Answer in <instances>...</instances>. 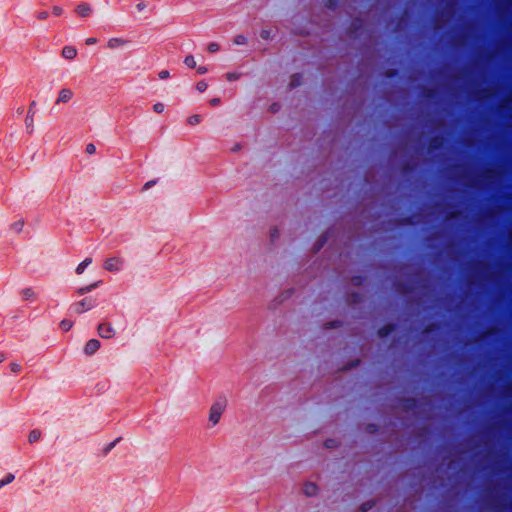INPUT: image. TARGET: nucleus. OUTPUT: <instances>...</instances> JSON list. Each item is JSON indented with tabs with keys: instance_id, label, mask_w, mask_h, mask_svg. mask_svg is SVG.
I'll return each instance as SVG.
<instances>
[{
	"instance_id": "nucleus-34",
	"label": "nucleus",
	"mask_w": 512,
	"mask_h": 512,
	"mask_svg": "<svg viewBox=\"0 0 512 512\" xmlns=\"http://www.w3.org/2000/svg\"><path fill=\"white\" fill-rule=\"evenodd\" d=\"M4 359H5L4 354H1V353H0V363H1V362H3V361H4Z\"/></svg>"
},
{
	"instance_id": "nucleus-4",
	"label": "nucleus",
	"mask_w": 512,
	"mask_h": 512,
	"mask_svg": "<svg viewBox=\"0 0 512 512\" xmlns=\"http://www.w3.org/2000/svg\"><path fill=\"white\" fill-rule=\"evenodd\" d=\"M98 334L100 337L110 339L115 334V329L110 323H102L98 326Z\"/></svg>"
},
{
	"instance_id": "nucleus-23",
	"label": "nucleus",
	"mask_w": 512,
	"mask_h": 512,
	"mask_svg": "<svg viewBox=\"0 0 512 512\" xmlns=\"http://www.w3.org/2000/svg\"><path fill=\"white\" fill-rule=\"evenodd\" d=\"M52 13L55 16H61L63 14V9L60 6H53Z\"/></svg>"
},
{
	"instance_id": "nucleus-12",
	"label": "nucleus",
	"mask_w": 512,
	"mask_h": 512,
	"mask_svg": "<svg viewBox=\"0 0 512 512\" xmlns=\"http://www.w3.org/2000/svg\"><path fill=\"white\" fill-rule=\"evenodd\" d=\"M14 479H15L14 474H12V473H8V474H6L2 479H0V490H1L4 486H6V485H8V484L12 483V482L14 481Z\"/></svg>"
},
{
	"instance_id": "nucleus-20",
	"label": "nucleus",
	"mask_w": 512,
	"mask_h": 512,
	"mask_svg": "<svg viewBox=\"0 0 512 512\" xmlns=\"http://www.w3.org/2000/svg\"><path fill=\"white\" fill-rule=\"evenodd\" d=\"M24 226V223L22 221H18L14 224H12L11 228L15 231V232H20L22 230Z\"/></svg>"
},
{
	"instance_id": "nucleus-7",
	"label": "nucleus",
	"mask_w": 512,
	"mask_h": 512,
	"mask_svg": "<svg viewBox=\"0 0 512 512\" xmlns=\"http://www.w3.org/2000/svg\"><path fill=\"white\" fill-rule=\"evenodd\" d=\"M100 348V342L97 339L89 340L84 347V352L87 355L94 354Z\"/></svg>"
},
{
	"instance_id": "nucleus-19",
	"label": "nucleus",
	"mask_w": 512,
	"mask_h": 512,
	"mask_svg": "<svg viewBox=\"0 0 512 512\" xmlns=\"http://www.w3.org/2000/svg\"><path fill=\"white\" fill-rule=\"evenodd\" d=\"M247 42V38L243 35H238L234 39V43L237 45H243Z\"/></svg>"
},
{
	"instance_id": "nucleus-18",
	"label": "nucleus",
	"mask_w": 512,
	"mask_h": 512,
	"mask_svg": "<svg viewBox=\"0 0 512 512\" xmlns=\"http://www.w3.org/2000/svg\"><path fill=\"white\" fill-rule=\"evenodd\" d=\"M60 327L63 331H68L72 327V322H70L69 320H63L60 323Z\"/></svg>"
},
{
	"instance_id": "nucleus-29",
	"label": "nucleus",
	"mask_w": 512,
	"mask_h": 512,
	"mask_svg": "<svg viewBox=\"0 0 512 512\" xmlns=\"http://www.w3.org/2000/svg\"><path fill=\"white\" fill-rule=\"evenodd\" d=\"M47 17H48V13L47 12H41L38 15V19H40V20H45V19H47Z\"/></svg>"
},
{
	"instance_id": "nucleus-21",
	"label": "nucleus",
	"mask_w": 512,
	"mask_h": 512,
	"mask_svg": "<svg viewBox=\"0 0 512 512\" xmlns=\"http://www.w3.org/2000/svg\"><path fill=\"white\" fill-rule=\"evenodd\" d=\"M96 286H97V283L92 284V285H89V286H87V287L80 288L78 292H79L80 294H85V293H87V292H90V291H91L92 289H94Z\"/></svg>"
},
{
	"instance_id": "nucleus-35",
	"label": "nucleus",
	"mask_w": 512,
	"mask_h": 512,
	"mask_svg": "<svg viewBox=\"0 0 512 512\" xmlns=\"http://www.w3.org/2000/svg\"><path fill=\"white\" fill-rule=\"evenodd\" d=\"M234 78V75H228V79L232 80Z\"/></svg>"
},
{
	"instance_id": "nucleus-13",
	"label": "nucleus",
	"mask_w": 512,
	"mask_h": 512,
	"mask_svg": "<svg viewBox=\"0 0 512 512\" xmlns=\"http://www.w3.org/2000/svg\"><path fill=\"white\" fill-rule=\"evenodd\" d=\"M41 437V432L39 430H32L28 435V441L30 443L37 442Z\"/></svg>"
},
{
	"instance_id": "nucleus-14",
	"label": "nucleus",
	"mask_w": 512,
	"mask_h": 512,
	"mask_svg": "<svg viewBox=\"0 0 512 512\" xmlns=\"http://www.w3.org/2000/svg\"><path fill=\"white\" fill-rule=\"evenodd\" d=\"M187 122L190 124V125H197L201 122V116L200 115H192L188 118Z\"/></svg>"
},
{
	"instance_id": "nucleus-16",
	"label": "nucleus",
	"mask_w": 512,
	"mask_h": 512,
	"mask_svg": "<svg viewBox=\"0 0 512 512\" xmlns=\"http://www.w3.org/2000/svg\"><path fill=\"white\" fill-rule=\"evenodd\" d=\"M23 297L26 300L34 299L35 292L32 289H25V290H23Z\"/></svg>"
},
{
	"instance_id": "nucleus-15",
	"label": "nucleus",
	"mask_w": 512,
	"mask_h": 512,
	"mask_svg": "<svg viewBox=\"0 0 512 512\" xmlns=\"http://www.w3.org/2000/svg\"><path fill=\"white\" fill-rule=\"evenodd\" d=\"M184 63L189 67V68H195L196 67V61H195V58L191 55L187 56L184 60Z\"/></svg>"
},
{
	"instance_id": "nucleus-9",
	"label": "nucleus",
	"mask_w": 512,
	"mask_h": 512,
	"mask_svg": "<svg viewBox=\"0 0 512 512\" xmlns=\"http://www.w3.org/2000/svg\"><path fill=\"white\" fill-rule=\"evenodd\" d=\"M61 55L67 60H72L77 56V50L73 46H65L62 49Z\"/></svg>"
},
{
	"instance_id": "nucleus-2",
	"label": "nucleus",
	"mask_w": 512,
	"mask_h": 512,
	"mask_svg": "<svg viewBox=\"0 0 512 512\" xmlns=\"http://www.w3.org/2000/svg\"><path fill=\"white\" fill-rule=\"evenodd\" d=\"M103 266L109 272H118L124 266V259L118 256L109 257L104 261Z\"/></svg>"
},
{
	"instance_id": "nucleus-24",
	"label": "nucleus",
	"mask_w": 512,
	"mask_h": 512,
	"mask_svg": "<svg viewBox=\"0 0 512 512\" xmlns=\"http://www.w3.org/2000/svg\"><path fill=\"white\" fill-rule=\"evenodd\" d=\"M207 49L209 52L214 53L219 50V45L217 43H210Z\"/></svg>"
},
{
	"instance_id": "nucleus-17",
	"label": "nucleus",
	"mask_w": 512,
	"mask_h": 512,
	"mask_svg": "<svg viewBox=\"0 0 512 512\" xmlns=\"http://www.w3.org/2000/svg\"><path fill=\"white\" fill-rule=\"evenodd\" d=\"M164 109H165V105L161 102L155 103L153 105V111L155 113H162L164 111Z\"/></svg>"
},
{
	"instance_id": "nucleus-8",
	"label": "nucleus",
	"mask_w": 512,
	"mask_h": 512,
	"mask_svg": "<svg viewBox=\"0 0 512 512\" xmlns=\"http://www.w3.org/2000/svg\"><path fill=\"white\" fill-rule=\"evenodd\" d=\"M302 490L307 496H315L318 493V486L313 482H306L304 483Z\"/></svg>"
},
{
	"instance_id": "nucleus-32",
	"label": "nucleus",
	"mask_w": 512,
	"mask_h": 512,
	"mask_svg": "<svg viewBox=\"0 0 512 512\" xmlns=\"http://www.w3.org/2000/svg\"><path fill=\"white\" fill-rule=\"evenodd\" d=\"M153 184H154L153 181H149V182L145 183V185L143 186V190H148Z\"/></svg>"
},
{
	"instance_id": "nucleus-31",
	"label": "nucleus",
	"mask_w": 512,
	"mask_h": 512,
	"mask_svg": "<svg viewBox=\"0 0 512 512\" xmlns=\"http://www.w3.org/2000/svg\"><path fill=\"white\" fill-rule=\"evenodd\" d=\"M197 72H198L199 74H205V73L207 72V68H206V67H204V66H201V67H199V68L197 69Z\"/></svg>"
},
{
	"instance_id": "nucleus-26",
	"label": "nucleus",
	"mask_w": 512,
	"mask_h": 512,
	"mask_svg": "<svg viewBox=\"0 0 512 512\" xmlns=\"http://www.w3.org/2000/svg\"><path fill=\"white\" fill-rule=\"evenodd\" d=\"M135 7L138 12H141L147 8V4L144 1H141L137 3Z\"/></svg>"
},
{
	"instance_id": "nucleus-25",
	"label": "nucleus",
	"mask_w": 512,
	"mask_h": 512,
	"mask_svg": "<svg viewBox=\"0 0 512 512\" xmlns=\"http://www.w3.org/2000/svg\"><path fill=\"white\" fill-rule=\"evenodd\" d=\"M10 369H11L12 372L18 373L21 370V365L18 364V363H11L10 364Z\"/></svg>"
},
{
	"instance_id": "nucleus-6",
	"label": "nucleus",
	"mask_w": 512,
	"mask_h": 512,
	"mask_svg": "<svg viewBox=\"0 0 512 512\" xmlns=\"http://www.w3.org/2000/svg\"><path fill=\"white\" fill-rule=\"evenodd\" d=\"M92 6L88 3H80L75 8V13L82 18L89 17L92 14Z\"/></svg>"
},
{
	"instance_id": "nucleus-3",
	"label": "nucleus",
	"mask_w": 512,
	"mask_h": 512,
	"mask_svg": "<svg viewBox=\"0 0 512 512\" xmlns=\"http://www.w3.org/2000/svg\"><path fill=\"white\" fill-rule=\"evenodd\" d=\"M75 93L71 88L64 87L61 88L57 94V98L55 100L56 105L67 104L74 98Z\"/></svg>"
},
{
	"instance_id": "nucleus-1",
	"label": "nucleus",
	"mask_w": 512,
	"mask_h": 512,
	"mask_svg": "<svg viewBox=\"0 0 512 512\" xmlns=\"http://www.w3.org/2000/svg\"><path fill=\"white\" fill-rule=\"evenodd\" d=\"M227 407V399L225 397L217 398L209 409L208 423L209 427L216 426L225 412Z\"/></svg>"
},
{
	"instance_id": "nucleus-22",
	"label": "nucleus",
	"mask_w": 512,
	"mask_h": 512,
	"mask_svg": "<svg viewBox=\"0 0 512 512\" xmlns=\"http://www.w3.org/2000/svg\"><path fill=\"white\" fill-rule=\"evenodd\" d=\"M196 89L199 91V92H204L206 89H207V83L204 82V81H199L197 84H196Z\"/></svg>"
},
{
	"instance_id": "nucleus-30",
	"label": "nucleus",
	"mask_w": 512,
	"mask_h": 512,
	"mask_svg": "<svg viewBox=\"0 0 512 512\" xmlns=\"http://www.w3.org/2000/svg\"><path fill=\"white\" fill-rule=\"evenodd\" d=\"M219 103H220V99L219 98H213V99L210 100V104L212 106H217V105H219Z\"/></svg>"
},
{
	"instance_id": "nucleus-27",
	"label": "nucleus",
	"mask_w": 512,
	"mask_h": 512,
	"mask_svg": "<svg viewBox=\"0 0 512 512\" xmlns=\"http://www.w3.org/2000/svg\"><path fill=\"white\" fill-rule=\"evenodd\" d=\"M158 77H159L160 79H162V80H163V79L168 78V77H169V71H167V70H162V71H160V72L158 73Z\"/></svg>"
},
{
	"instance_id": "nucleus-5",
	"label": "nucleus",
	"mask_w": 512,
	"mask_h": 512,
	"mask_svg": "<svg viewBox=\"0 0 512 512\" xmlns=\"http://www.w3.org/2000/svg\"><path fill=\"white\" fill-rule=\"evenodd\" d=\"M130 44V41L124 38L114 37L107 41V47L111 50L120 49Z\"/></svg>"
},
{
	"instance_id": "nucleus-28",
	"label": "nucleus",
	"mask_w": 512,
	"mask_h": 512,
	"mask_svg": "<svg viewBox=\"0 0 512 512\" xmlns=\"http://www.w3.org/2000/svg\"><path fill=\"white\" fill-rule=\"evenodd\" d=\"M86 45H94L97 43V39L95 37H89L85 40Z\"/></svg>"
},
{
	"instance_id": "nucleus-33",
	"label": "nucleus",
	"mask_w": 512,
	"mask_h": 512,
	"mask_svg": "<svg viewBox=\"0 0 512 512\" xmlns=\"http://www.w3.org/2000/svg\"><path fill=\"white\" fill-rule=\"evenodd\" d=\"M94 150H95L94 145L89 144V145L87 146V151H88L89 153H92Z\"/></svg>"
},
{
	"instance_id": "nucleus-10",
	"label": "nucleus",
	"mask_w": 512,
	"mask_h": 512,
	"mask_svg": "<svg viewBox=\"0 0 512 512\" xmlns=\"http://www.w3.org/2000/svg\"><path fill=\"white\" fill-rule=\"evenodd\" d=\"M91 308V303L87 299L77 302L74 305V311L76 313H83Z\"/></svg>"
},
{
	"instance_id": "nucleus-11",
	"label": "nucleus",
	"mask_w": 512,
	"mask_h": 512,
	"mask_svg": "<svg viewBox=\"0 0 512 512\" xmlns=\"http://www.w3.org/2000/svg\"><path fill=\"white\" fill-rule=\"evenodd\" d=\"M92 263V258H86L82 261L76 268V273L78 275L82 274L84 270Z\"/></svg>"
}]
</instances>
